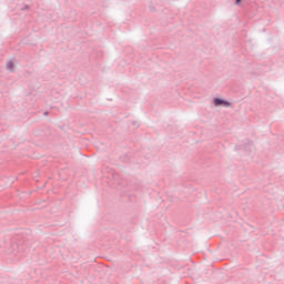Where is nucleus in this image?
I'll use <instances>...</instances> for the list:
<instances>
[{"instance_id": "nucleus-1", "label": "nucleus", "mask_w": 284, "mask_h": 284, "mask_svg": "<svg viewBox=\"0 0 284 284\" xmlns=\"http://www.w3.org/2000/svg\"><path fill=\"white\" fill-rule=\"evenodd\" d=\"M213 103L214 105L219 106V105H224V108H230V102L225 101V100H222V99H219V98H215L213 100Z\"/></svg>"}, {"instance_id": "nucleus-3", "label": "nucleus", "mask_w": 284, "mask_h": 284, "mask_svg": "<svg viewBox=\"0 0 284 284\" xmlns=\"http://www.w3.org/2000/svg\"><path fill=\"white\" fill-rule=\"evenodd\" d=\"M240 1H241V0H236L235 3L239 4Z\"/></svg>"}, {"instance_id": "nucleus-2", "label": "nucleus", "mask_w": 284, "mask_h": 284, "mask_svg": "<svg viewBox=\"0 0 284 284\" xmlns=\"http://www.w3.org/2000/svg\"><path fill=\"white\" fill-rule=\"evenodd\" d=\"M7 68L9 70H12V68H14V63H12L11 61L7 63Z\"/></svg>"}]
</instances>
